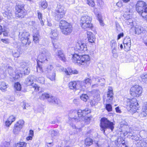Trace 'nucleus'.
<instances>
[{
	"label": "nucleus",
	"instance_id": "nucleus-41",
	"mask_svg": "<svg viewBox=\"0 0 147 147\" xmlns=\"http://www.w3.org/2000/svg\"><path fill=\"white\" fill-rule=\"evenodd\" d=\"M13 56L15 57H18L20 55V52L18 50H13L12 51Z\"/></svg>",
	"mask_w": 147,
	"mask_h": 147
},
{
	"label": "nucleus",
	"instance_id": "nucleus-59",
	"mask_svg": "<svg viewBox=\"0 0 147 147\" xmlns=\"http://www.w3.org/2000/svg\"><path fill=\"white\" fill-rule=\"evenodd\" d=\"M97 5L98 6L102 7L104 5V2L102 0H97Z\"/></svg>",
	"mask_w": 147,
	"mask_h": 147
},
{
	"label": "nucleus",
	"instance_id": "nucleus-12",
	"mask_svg": "<svg viewBox=\"0 0 147 147\" xmlns=\"http://www.w3.org/2000/svg\"><path fill=\"white\" fill-rule=\"evenodd\" d=\"M29 33L26 31L20 32L19 38L24 45L28 46L31 42L29 40Z\"/></svg>",
	"mask_w": 147,
	"mask_h": 147
},
{
	"label": "nucleus",
	"instance_id": "nucleus-34",
	"mask_svg": "<svg viewBox=\"0 0 147 147\" xmlns=\"http://www.w3.org/2000/svg\"><path fill=\"white\" fill-rule=\"evenodd\" d=\"M141 82H143L145 83H147V74L144 73L140 76Z\"/></svg>",
	"mask_w": 147,
	"mask_h": 147
},
{
	"label": "nucleus",
	"instance_id": "nucleus-56",
	"mask_svg": "<svg viewBox=\"0 0 147 147\" xmlns=\"http://www.w3.org/2000/svg\"><path fill=\"white\" fill-rule=\"evenodd\" d=\"M96 92L95 93L94 95V98L96 97L98 99V100L100 99V94L99 90H96Z\"/></svg>",
	"mask_w": 147,
	"mask_h": 147
},
{
	"label": "nucleus",
	"instance_id": "nucleus-35",
	"mask_svg": "<svg viewBox=\"0 0 147 147\" xmlns=\"http://www.w3.org/2000/svg\"><path fill=\"white\" fill-rule=\"evenodd\" d=\"M56 40L52 41V43L53 46V50L55 52L56 51L57 49L60 48V46L59 44L56 41Z\"/></svg>",
	"mask_w": 147,
	"mask_h": 147
},
{
	"label": "nucleus",
	"instance_id": "nucleus-55",
	"mask_svg": "<svg viewBox=\"0 0 147 147\" xmlns=\"http://www.w3.org/2000/svg\"><path fill=\"white\" fill-rule=\"evenodd\" d=\"M41 6L43 9L46 8L47 6V3L46 1H43L41 2Z\"/></svg>",
	"mask_w": 147,
	"mask_h": 147
},
{
	"label": "nucleus",
	"instance_id": "nucleus-62",
	"mask_svg": "<svg viewBox=\"0 0 147 147\" xmlns=\"http://www.w3.org/2000/svg\"><path fill=\"white\" fill-rule=\"evenodd\" d=\"M29 24L30 25L32 26V28H33V29H36V24L35 22L34 21H32L30 22L29 23Z\"/></svg>",
	"mask_w": 147,
	"mask_h": 147
},
{
	"label": "nucleus",
	"instance_id": "nucleus-24",
	"mask_svg": "<svg viewBox=\"0 0 147 147\" xmlns=\"http://www.w3.org/2000/svg\"><path fill=\"white\" fill-rule=\"evenodd\" d=\"M121 138H118L115 141L116 147H126V146L124 141H121Z\"/></svg>",
	"mask_w": 147,
	"mask_h": 147
},
{
	"label": "nucleus",
	"instance_id": "nucleus-60",
	"mask_svg": "<svg viewBox=\"0 0 147 147\" xmlns=\"http://www.w3.org/2000/svg\"><path fill=\"white\" fill-rule=\"evenodd\" d=\"M111 47H117V44L116 41L114 40H112L111 41Z\"/></svg>",
	"mask_w": 147,
	"mask_h": 147
},
{
	"label": "nucleus",
	"instance_id": "nucleus-54",
	"mask_svg": "<svg viewBox=\"0 0 147 147\" xmlns=\"http://www.w3.org/2000/svg\"><path fill=\"white\" fill-rule=\"evenodd\" d=\"M55 73H53L51 76V75L48 76V78L52 81L54 80H55Z\"/></svg>",
	"mask_w": 147,
	"mask_h": 147
},
{
	"label": "nucleus",
	"instance_id": "nucleus-38",
	"mask_svg": "<svg viewBox=\"0 0 147 147\" xmlns=\"http://www.w3.org/2000/svg\"><path fill=\"white\" fill-rule=\"evenodd\" d=\"M93 143V140L90 138H88L85 140V144L86 146H90Z\"/></svg>",
	"mask_w": 147,
	"mask_h": 147
},
{
	"label": "nucleus",
	"instance_id": "nucleus-52",
	"mask_svg": "<svg viewBox=\"0 0 147 147\" xmlns=\"http://www.w3.org/2000/svg\"><path fill=\"white\" fill-rule=\"evenodd\" d=\"M106 109L109 112L111 111L112 110L111 105L109 104H107L106 105Z\"/></svg>",
	"mask_w": 147,
	"mask_h": 147
},
{
	"label": "nucleus",
	"instance_id": "nucleus-43",
	"mask_svg": "<svg viewBox=\"0 0 147 147\" xmlns=\"http://www.w3.org/2000/svg\"><path fill=\"white\" fill-rule=\"evenodd\" d=\"M26 143L24 142H20L16 144V147H26Z\"/></svg>",
	"mask_w": 147,
	"mask_h": 147
},
{
	"label": "nucleus",
	"instance_id": "nucleus-22",
	"mask_svg": "<svg viewBox=\"0 0 147 147\" xmlns=\"http://www.w3.org/2000/svg\"><path fill=\"white\" fill-rule=\"evenodd\" d=\"M55 52V55L56 57H58L62 61H65V57L62 50H58L57 51H56Z\"/></svg>",
	"mask_w": 147,
	"mask_h": 147
},
{
	"label": "nucleus",
	"instance_id": "nucleus-46",
	"mask_svg": "<svg viewBox=\"0 0 147 147\" xmlns=\"http://www.w3.org/2000/svg\"><path fill=\"white\" fill-rule=\"evenodd\" d=\"M127 25H130V26L133 27L134 26L133 21L132 19H130L126 21L124 20Z\"/></svg>",
	"mask_w": 147,
	"mask_h": 147
},
{
	"label": "nucleus",
	"instance_id": "nucleus-20",
	"mask_svg": "<svg viewBox=\"0 0 147 147\" xmlns=\"http://www.w3.org/2000/svg\"><path fill=\"white\" fill-rule=\"evenodd\" d=\"M113 88L111 87H109L107 93V98L106 100L107 102L109 103L111 102L113 99Z\"/></svg>",
	"mask_w": 147,
	"mask_h": 147
},
{
	"label": "nucleus",
	"instance_id": "nucleus-49",
	"mask_svg": "<svg viewBox=\"0 0 147 147\" xmlns=\"http://www.w3.org/2000/svg\"><path fill=\"white\" fill-rule=\"evenodd\" d=\"M125 51H128L130 50L131 44L129 43L123 44Z\"/></svg>",
	"mask_w": 147,
	"mask_h": 147
},
{
	"label": "nucleus",
	"instance_id": "nucleus-26",
	"mask_svg": "<svg viewBox=\"0 0 147 147\" xmlns=\"http://www.w3.org/2000/svg\"><path fill=\"white\" fill-rule=\"evenodd\" d=\"M123 12H125L123 15L124 20L126 21L131 19L132 16L129 13H130V11L129 9L127 8L126 10L125 9H124L123 10Z\"/></svg>",
	"mask_w": 147,
	"mask_h": 147
},
{
	"label": "nucleus",
	"instance_id": "nucleus-15",
	"mask_svg": "<svg viewBox=\"0 0 147 147\" xmlns=\"http://www.w3.org/2000/svg\"><path fill=\"white\" fill-rule=\"evenodd\" d=\"M74 50L79 53H82L87 50V48L85 43L81 41H79L76 44Z\"/></svg>",
	"mask_w": 147,
	"mask_h": 147
},
{
	"label": "nucleus",
	"instance_id": "nucleus-42",
	"mask_svg": "<svg viewBox=\"0 0 147 147\" xmlns=\"http://www.w3.org/2000/svg\"><path fill=\"white\" fill-rule=\"evenodd\" d=\"M97 17L100 25L102 26H103L104 24L102 20V15L100 14H98L97 15Z\"/></svg>",
	"mask_w": 147,
	"mask_h": 147
},
{
	"label": "nucleus",
	"instance_id": "nucleus-25",
	"mask_svg": "<svg viewBox=\"0 0 147 147\" xmlns=\"http://www.w3.org/2000/svg\"><path fill=\"white\" fill-rule=\"evenodd\" d=\"M58 34L57 32V30L56 29L52 30L50 34V36L52 39V41L57 40V38Z\"/></svg>",
	"mask_w": 147,
	"mask_h": 147
},
{
	"label": "nucleus",
	"instance_id": "nucleus-53",
	"mask_svg": "<svg viewBox=\"0 0 147 147\" xmlns=\"http://www.w3.org/2000/svg\"><path fill=\"white\" fill-rule=\"evenodd\" d=\"M131 44L130 38L128 37H126L123 42V44L129 43Z\"/></svg>",
	"mask_w": 147,
	"mask_h": 147
},
{
	"label": "nucleus",
	"instance_id": "nucleus-58",
	"mask_svg": "<svg viewBox=\"0 0 147 147\" xmlns=\"http://www.w3.org/2000/svg\"><path fill=\"white\" fill-rule=\"evenodd\" d=\"M140 115L142 117H144L147 116V112L144 111H142L140 113Z\"/></svg>",
	"mask_w": 147,
	"mask_h": 147
},
{
	"label": "nucleus",
	"instance_id": "nucleus-19",
	"mask_svg": "<svg viewBox=\"0 0 147 147\" xmlns=\"http://www.w3.org/2000/svg\"><path fill=\"white\" fill-rule=\"evenodd\" d=\"M91 84V81L88 78H86L83 81H79L78 82V84H79L81 88L84 89V88H88L90 86Z\"/></svg>",
	"mask_w": 147,
	"mask_h": 147
},
{
	"label": "nucleus",
	"instance_id": "nucleus-5",
	"mask_svg": "<svg viewBox=\"0 0 147 147\" xmlns=\"http://www.w3.org/2000/svg\"><path fill=\"white\" fill-rule=\"evenodd\" d=\"M72 60L74 63L79 65H84L87 63L90 60L89 56L88 55H80L76 54L72 55Z\"/></svg>",
	"mask_w": 147,
	"mask_h": 147
},
{
	"label": "nucleus",
	"instance_id": "nucleus-1",
	"mask_svg": "<svg viewBox=\"0 0 147 147\" xmlns=\"http://www.w3.org/2000/svg\"><path fill=\"white\" fill-rule=\"evenodd\" d=\"M26 65V63L24 62L20 63L21 67L16 69L14 72H13V68L11 67L8 66V71L11 81H16L22 74L26 75L29 74L30 71V68L26 66L24 67Z\"/></svg>",
	"mask_w": 147,
	"mask_h": 147
},
{
	"label": "nucleus",
	"instance_id": "nucleus-32",
	"mask_svg": "<svg viewBox=\"0 0 147 147\" xmlns=\"http://www.w3.org/2000/svg\"><path fill=\"white\" fill-rule=\"evenodd\" d=\"M144 28L141 26H136L135 27V31L136 34H139L144 32Z\"/></svg>",
	"mask_w": 147,
	"mask_h": 147
},
{
	"label": "nucleus",
	"instance_id": "nucleus-2",
	"mask_svg": "<svg viewBox=\"0 0 147 147\" xmlns=\"http://www.w3.org/2000/svg\"><path fill=\"white\" fill-rule=\"evenodd\" d=\"M90 113V110L88 108L85 109L83 110L81 109H79L78 110H71L70 111L69 115L71 116H73L75 115L76 114H77L78 117H76L75 116L72 117H69V123L70 126L73 129L76 128L75 125L73 123V122H78L81 121V119H84V117L85 116L88 114Z\"/></svg>",
	"mask_w": 147,
	"mask_h": 147
},
{
	"label": "nucleus",
	"instance_id": "nucleus-27",
	"mask_svg": "<svg viewBox=\"0 0 147 147\" xmlns=\"http://www.w3.org/2000/svg\"><path fill=\"white\" fill-rule=\"evenodd\" d=\"M16 118L13 115L10 116L5 122V125L7 127H9L12 123L16 120Z\"/></svg>",
	"mask_w": 147,
	"mask_h": 147
},
{
	"label": "nucleus",
	"instance_id": "nucleus-28",
	"mask_svg": "<svg viewBox=\"0 0 147 147\" xmlns=\"http://www.w3.org/2000/svg\"><path fill=\"white\" fill-rule=\"evenodd\" d=\"M63 70L66 74L68 75H71L72 74H76L78 73V71L77 70H72L70 68H68Z\"/></svg>",
	"mask_w": 147,
	"mask_h": 147
},
{
	"label": "nucleus",
	"instance_id": "nucleus-11",
	"mask_svg": "<svg viewBox=\"0 0 147 147\" xmlns=\"http://www.w3.org/2000/svg\"><path fill=\"white\" fill-rule=\"evenodd\" d=\"M142 92V87L138 85H136L132 86L130 89L131 95L134 97H138L141 96Z\"/></svg>",
	"mask_w": 147,
	"mask_h": 147
},
{
	"label": "nucleus",
	"instance_id": "nucleus-37",
	"mask_svg": "<svg viewBox=\"0 0 147 147\" xmlns=\"http://www.w3.org/2000/svg\"><path fill=\"white\" fill-rule=\"evenodd\" d=\"M140 144L139 143L137 144L136 146L138 147H147V142L145 140H141L140 142Z\"/></svg>",
	"mask_w": 147,
	"mask_h": 147
},
{
	"label": "nucleus",
	"instance_id": "nucleus-14",
	"mask_svg": "<svg viewBox=\"0 0 147 147\" xmlns=\"http://www.w3.org/2000/svg\"><path fill=\"white\" fill-rule=\"evenodd\" d=\"M16 16L17 18H23L26 14V12L24 8V5H17L16 8Z\"/></svg>",
	"mask_w": 147,
	"mask_h": 147
},
{
	"label": "nucleus",
	"instance_id": "nucleus-8",
	"mask_svg": "<svg viewBox=\"0 0 147 147\" xmlns=\"http://www.w3.org/2000/svg\"><path fill=\"white\" fill-rule=\"evenodd\" d=\"M114 124L113 122L109 121L105 118H102L100 120V127L101 130L105 133V130L106 129H110L112 131L114 129Z\"/></svg>",
	"mask_w": 147,
	"mask_h": 147
},
{
	"label": "nucleus",
	"instance_id": "nucleus-64",
	"mask_svg": "<svg viewBox=\"0 0 147 147\" xmlns=\"http://www.w3.org/2000/svg\"><path fill=\"white\" fill-rule=\"evenodd\" d=\"M9 144H10L9 142H5L3 143V146H0V147H8Z\"/></svg>",
	"mask_w": 147,
	"mask_h": 147
},
{
	"label": "nucleus",
	"instance_id": "nucleus-48",
	"mask_svg": "<svg viewBox=\"0 0 147 147\" xmlns=\"http://www.w3.org/2000/svg\"><path fill=\"white\" fill-rule=\"evenodd\" d=\"M87 4L92 7H94L95 6V4L94 0H87Z\"/></svg>",
	"mask_w": 147,
	"mask_h": 147
},
{
	"label": "nucleus",
	"instance_id": "nucleus-47",
	"mask_svg": "<svg viewBox=\"0 0 147 147\" xmlns=\"http://www.w3.org/2000/svg\"><path fill=\"white\" fill-rule=\"evenodd\" d=\"M14 88L16 90L20 91L21 89V85L19 83L17 82L15 84Z\"/></svg>",
	"mask_w": 147,
	"mask_h": 147
},
{
	"label": "nucleus",
	"instance_id": "nucleus-33",
	"mask_svg": "<svg viewBox=\"0 0 147 147\" xmlns=\"http://www.w3.org/2000/svg\"><path fill=\"white\" fill-rule=\"evenodd\" d=\"M36 13L38 14V18L40 21V24L42 26H43L44 25L45 20L42 19V14L39 11H36Z\"/></svg>",
	"mask_w": 147,
	"mask_h": 147
},
{
	"label": "nucleus",
	"instance_id": "nucleus-23",
	"mask_svg": "<svg viewBox=\"0 0 147 147\" xmlns=\"http://www.w3.org/2000/svg\"><path fill=\"white\" fill-rule=\"evenodd\" d=\"M93 81H95V83H96L99 82H102L101 84H100V85L101 86H102L103 85L105 82V79L104 78L100 77H95L93 79ZM98 86V84H96L93 85L92 86V87L93 88H94L95 86L97 87Z\"/></svg>",
	"mask_w": 147,
	"mask_h": 147
},
{
	"label": "nucleus",
	"instance_id": "nucleus-51",
	"mask_svg": "<svg viewBox=\"0 0 147 147\" xmlns=\"http://www.w3.org/2000/svg\"><path fill=\"white\" fill-rule=\"evenodd\" d=\"M37 81L39 83L42 84H43L45 83V78L43 77H40L38 78Z\"/></svg>",
	"mask_w": 147,
	"mask_h": 147
},
{
	"label": "nucleus",
	"instance_id": "nucleus-39",
	"mask_svg": "<svg viewBox=\"0 0 147 147\" xmlns=\"http://www.w3.org/2000/svg\"><path fill=\"white\" fill-rule=\"evenodd\" d=\"M51 137L54 138L55 137L59 135L58 131H57L52 130L49 132Z\"/></svg>",
	"mask_w": 147,
	"mask_h": 147
},
{
	"label": "nucleus",
	"instance_id": "nucleus-61",
	"mask_svg": "<svg viewBox=\"0 0 147 147\" xmlns=\"http://www.w3.org/2000/svg\"><path fill=\"white\" fill-rule=\"evenodd\" d=\"M142 111H144L147 112V102L144 103L142 106Z\"/></svg>",
	"mask_w": 147,
	"mask_h": 147
},
{
	"label": "nucleus",
	"instance_id": "nucleus-9",
	"mask_svg": "<svg viewBox=\"0 0 147 147\" xmlns=\"http://www.w3.org/2000/svg\"><path fill=\"white\" fill-rule=\"evenodd\" d=\"M39 98L40 99L43 100L46 99L49 102L53 104H57L58 103L57 99L47 92H45L42 93L40 96Z\"/></svg>",
	"mask_w": 147,
	"mask_h": 147
},
{
	"label": "nucleus",
	"instance_id": "nucleus-3",
	"mask_svg": "<svg viewBox=\"0 0 147 147\" xmlns=\"http://www.w3.org/2000/svg\"><path fill=\"white\" fill-rule=\"evenodd\" d=\"M38 55L36 71L38 73H42L44 71L40 63H47L49 59L51 54L47 51L45 50L40 51L39 55Z\"/></svg>",
	"mask_w": 147,
	"mask_h": 147
},
{
	"label": "nucleus",
	"instance_id": "nucleus-36",
	"mask_svg": "<svg viewBox=\"0 0 147 147\" xmlns=\"http://www.w3.org/2000/svg\"><path fill=\"white\" fill-rule=\"evenodd\" d=\"M40 36L39 32L37 31L36 33H34V34L33 37V41L35 42H39V38Z\"/></svg>",
	"mask_w": 147,
	"mask_h": 147
},
{
	"label": "nucleus",
	"instance_id": "nucleus-17",
	"mask_svg": "<svg viewBox=\"0 0 147 147\" xmlns=\"http://www.w3.org/2000/svg\"><path fill=\"white\" fill-rule=\"evenodd\" d=\"M147 8V5L145 2L142 1H138L136 5V11L140 15L144 10L145 9Z\"/></svg>",
	"mask_w": 147,
	"mask_h": 147
},
{
	"label": "nucleus",
	"instance_id": "nucleus-4",
	"mask_svg": "<svg viewBox=\"0 0 147 147\" xmlns=\"http://www.w3.org/2000/svg\"><path fill=\"white\" fill-rule=\"evenodd\" d=\"M124 100V104L130 112L134 113L138 109L139 105L137 100L136 98H125Z\"/></svg>",
	"mask_w": 147,
	"mask_h": 147
},
{
	"label": "nucleus",
	"instance_id": "nucleus-57",
	"mask_svg": "<svg viewBox=\"0 0 147 147\" xmlns=\"http://www.w3.org/2000/svg\"><path fill=\"white\" fill-rule=\"evenodd\" d=\"M83 119L84 120L85 122L86 123V124H87L89 123L90 120L91 119V118L90 117H86L85 118L84 117V119L83 118L81 119V121L83 120Z\"/></svg>",
	"mask_w": 147,
	"mask_h": 147
},
{
	"label": "nucleus",
	"instance_id": "nucleus-40",
	"mask_svg": "<svg viewBox=\"0 0 147 147\" xmlns=\"http://www.w3.org/2000/svg\"><path fill=\"white\" fill-rule=\"evenodd\" d=\"M115 26L116 32L118 33L121 32L122 31V30L117 22H115Z\"/></svg>",
	"mask_w": 147,
	"mask_h": 147
},
{
	"label": "nucleus",
	"instance_id": "nucleus-63",
	"mask_svg": "<svg viewBox=\"0 0 147 147\" xmlns=\"http://www.w3.org/2000/svg\"><path fill=\"white\" fill-rule=\"evenodd\" d=\"M116 49L117 47H114L111 48L112 53L113 54V55L114 57L116 55Z\"/></svg>",
	"mask_w": 147,
	"mask_h": 147
},
{
	"label": "nucleus",
	"instance_id": "nucleus-29",
	"mask_svg": "<svg viewBox=\"0 0 147 147\" xmlns=\"http://www.w3.org/2000/svg\"><path fill=\"white\" fill-rule=\"evenodd\" d=\"M87 35L89 42L91 43L94 42L95 40V38L93 33L90 32H87Z\"/></svg>",
	"mask_w": 147,
	"mask_h": 147
},
{
	"label": "nucleus",
	"instance_id": "nucleus-44",
	"mask_svg": "<svg viewBox=\"0 0 147 147\" xmlns=\"http://www.w3.org/2000/svg\"><path fill=\"white\" fill-rule=\"evenodd\" d=\"M143 18H145L147 22V8L140 14Z\"/></svg>",
	"mask_w": 147,
	"mask_h": 147
},
{
	"label": "nucleus",
	"instance_id": "nucleus-18",
	"mask_svg": "<svg viewBox=\"0 0 147 147\" xmlns=\"http://www.w3.org/2000/svg\"><path fill=\"white\" fill-rule=\"evenodd\" d=\"M146 135V132L144 131H141L140 133V135L138 136H134L132 138V140H134V144L137 145L138 143L140 142L141 140V138H144V136Z\"/></svg>",
	"mask_w": 147,
	"mask_h": 147
},
{
	"label": "nucleus",
	"instance_id": "nucleus-50",
	"mask_svg": "<svg viewBox=\"0 0 147 147\" xmlns=\"http://www.w3.org/2000/svg\"><path fill=\"white\" fill-rule=\"evenodd\" d=\"M53 67L52 65H50L48 66L47 70L44 71L46 74L50 73L51 70L53 69Z\"/></svg>",
	"mask_w": 147,
	"mask_h": 147
},
{
	"label": "nucleus",
	"instance_id": "nucleus-7",
	"mask_svg": "<svg viewBox=\"0 0 147 147\" xmlns=\"http://www.w3.org/2000/svg\"><path fill=\"white\" fill-rule=\"evenodd\" d=\"M59 26L61 32L65 35L70 34L72 31L71 25L65 20H62L60 22Z\"/></svg>",
	"mask_w": 147,
	"mask_h": 147
},
{
	"label": "nucleus",
	"instance_id": "nucleus-21",
	"mask_svg": "<svg viewBox=\"0 0 147 147\" xmlns=\"http://www.w3.org/2000/svg\"><path fill=\"white\" fill-rule=\"evenodd\" d=\"M78 81L77 82L75 81L70 82L68 84L69 88L71 90H75L80 89L81 88L80 86L78 84Z\"/></svg>",
	"mask_w": 147,
	"mask_h": 147
},
{
	"label": "nucleus",
	"instance_id": "nucleus-6",
	"mask_svg": "<svg viewBox=\"0 0 147 147\" xmlns=\"http://www.w3.org/2000/svg\"><path fill=\"white\" fill-rule=\"evenodd\" d=\"M92 19V18L88 16H82L80 20V24L81 27L84 29H92L93 27V25L91 23Z\"/></svg>",
	"mask_w": 147,
	"mask_h": 147
},
{
	"label": "nucleus",
	"instance_id": "nucleus-10",
	"mask_svg": "<svg viewBox=\"0 0 147 147\" xmlns=\"http://www.w3.org/2000/svg\"><path fill=\"white\" fill-rule=\"evenodd\" d=\"M65 13L64 7L60 5H58L55 10L54 14L55 20H60L64 17Z\"/></svg>",
	"mask_w": 147,
	"mask_h": 147
},
{
	"label": "nucleus",
	"instance_id": "nucleus-45",
	"mask_svg": "<svg viewBox=\"0 0 147 147\" xmlns=\"http://www.w3.org/2000/svg\"><path fill=\"white\" fill-rule=\"evenodd\" d=\"M80 98L81 100L86 102L88 99V96L87 94H83L80 96Z\"/></svg>",
	"mask_w": 147,
	"mask_h": 147
},
{
	"label": "nucleus",
	"instance_id": "nucleus-31",
	"mask_svg": "<svg viewBox=\"0 0 147 147\" xmlns=\"http://www.w3.org/2000/svg\"><path fill=\"white\" fill-rule=\"evenodd\" d=\"M8 87V84L3 82L0 83V89L3 92L7 91V88Z\"/></svg>",
	"mask_w": 147,
	"mask_h": 147
},
{
	"label": "nucleus",
	"instance_id": "nucleus-13",
	"mask_svg": "<svg viewBox=\"0 0 147 147\" xmlns=\"http://www.w3.org/2000/svg\"><path fill=\"white\" fill-rule=\"evenodd\" d=\"M24 124V122L23 120H20L14 125L13 129V133L15 135H17L20 131Z\"/></svg>",
	"mask_w": 147,
	"mask_h": 147
},
{
	"label": "nucleus",
	"instance_id": "nucleus-30",
	"mask_svg": "<svg viewBox=\"0 0 147 147\" xmlns=\"http://www.w3.org/2000/svg\"><path fill=\"white\" fill-rule=\"evenodd\" d=\"M3 15L7 17L8 19H10L13 18L11 11L10 10H7L4 12L2 11Z\"/></svg>",
	"mask_w": 147,
	"mask_h": 147
},
{
	"label": "nucleus",
	"instance_id": "nucleus-16",
	"mask_svg": "<svg viewBox=\"0 0 147 147\" xmlns=\"http://www.w3.org/2000/svg\"><path fill=\"white\" fill-rule=\"evenodd\" d=\"M34 76H29L26 79L25 83L28 86L32 85L34 88L35 90L37 91L39 90V87L37 84H34L33 80H34Z\"/></svg>",
	"mask_w": 147,
	"mask_h": 147
}]
</instances>
